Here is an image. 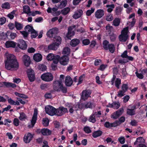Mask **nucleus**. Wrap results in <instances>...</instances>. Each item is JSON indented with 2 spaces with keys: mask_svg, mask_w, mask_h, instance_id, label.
I'll return each instance as SVG.
<instances>
[{
  "mask_svg": "<svg viewBox=\"0 0 147 147\" xmlns=\"http://www.w3.org/2000/svg\"><path fill=\"white\" fill-rule=\"evenodd\" d=\"M5 62V68L12 71H16L19 68V64L16 57L13 54H9L7 57Z\"/></svg>",
  "mask_w": 147,
  "mask_h": 147,
  "instance_id": "obj_1",
  "label": "nucleus"
},
{
  "mask_svg": "<svg viewBox=\"0 0 147 147\" xmlns=\"http://www.w3.org/2000/svg\"><path fill=\"white\" fill-rule=\"evenodd\" d=\"M102 45L103 47L105 50H109V52L111 53H113L114 52L115 48L113 44H109V41L105 40L102 42Z\"/></svg>",
  "mask_w": 147,
  "mask_h": 147,
  "instance_id": "obj_2",
  "label": "nucleus"
},
{
  "mask_svg": "<svg viewBox=\"0 0 147 147\" xmlns=\"http://www.w3.org/2000/svg\"><path fill=\"white\" fill-rule=\"evenodd\" d=\"M128 27L124 28L122 30L121 34L119 36V40L120 41L125 42L128 38Z\"/></svg>",
  "mask_w": 147,
  "mask_h": 147,
  "instance_id": "obj_3",
  "label": "nucleus"
},
{
  "mask_svg": "<svg viewBox=\"0 0 147 147\" xmlns=\"http://www.w3.org/2000/svg\"><path fill=\"white\" fill-rule=\"evenodd\" d=\"M76 27L75 25L69 26L68 28V32L66 34L65 39L66 40H71V38L74 35L75 32L72 30Z\"/></svg>",
  "mask_w": 147,
  "mask_h": 147,
  "instance_id": "obj_4",
  "label": "nucleus"
},
{
  "mask_svg": "<svg viewBox=\"0 0 147 147\" xmlns=\"http://www.w3.org/2000/svg\"><path fill=\"white\" fill-rule=\"evenodd\" d=\"M45 111L46 113L51 116H53L56 114V109L50 105L45 107Z\"/></svg>",
  "mask_w": 147,
  "mask_h": 147,
  "instance_id": "obj_5",
  "label": "nucleus"
},
{
  "mask_svg": "<svg viewBox=\"0 0 147 147\" xmlns=\"http://www.w3.org/2000/svg\"><path fill=\"white\" fill-rule=\"evenodd\" d=\"M68 111L66 108L63 107H60L57 109H56V115L61 116L66 113H68Z\"/></svg>",
  "mask_w": 147,
  "mask_h": 147,
  "instance_id": "obj_6",
  "label": "nucleus"
},
{
  "mask_svg": "<svg viewBox=\"0 0 147 147\" xmlns=\"http://www.w3.org/2000/svg\"><path fill=\"white\" fill-rule=\"evenodd\" d=\"M27 76L30 82H32L36 79L35 74L34 70L32 69H28L27 71Z\"/></svg>",
  "mask_w": 147,
  "mask_h": 147,
  "instance_id": "obj_7",
  "label": "nucleus"
},
{
  "mask_svg": "<svg viewBox=\"0 0 147 147\" xmlns=\"http://www.w3.org/2000/svg\"><path fill=\"white\" fill-rule=\"evenodd\" d=\"M41 79L46 82H50L53 80V76L52 74L49 73H47L43 74L41 76Z\"/></svg>",
  "mask_w": 147,
  "mask_h": 147,
  "instance_id": "obj_8",
  "label": "nucleus"
},
{
  "mask_svg": "<svg viewBox=\"0 0 147 147\" xmlns=\"http://www.w3.org/2000/svg\"><path fill=\"white\" fill-rule=\"evenodd\" d=\"M121 90H119L118 92L117 96L119 97H121L123 96L125 93L128 89L127 84H123L121 86Z\"/></svg>",
  "mask_w": 147,
  "mask_h": 147,
  "instance_id": "obj_9",
  "label": "nucleus"
},
{
  "mask_svg": "<svg viewBox=\"0 0 147 147\" xmlns=\"http://www.w3.org/2000/svg\"><path fill=\"white\" fill-rule=\"evenodd\" d=\"M91 93V90L89 89H86L83 90L81 96V99L84 100H86L89 97H90V95Z\"/></svg>",
  "mask_w": 147,
  "mask_h": 147,
  "instance_id": "obj_10",
  "label": "nucleus"
},
{
  "mask_svg": "<svg viewBox=\"0 0 147 147\" xmlns=\"http://www.w3.org/2000/svg\"><path fill=\"white\" fill-rule=\"evenodd\" d=\"M17 36L16 33L11 32L10 31H8L6 33L3 34V39H5L7 38L9 39H13Z\"/></svg>",
  "mask_w": 147,
  "mask_h": 147,
  "instance_id": "obj_11",
  "label": "nucleus"
},
{
  "mask_svg": "<svg viewBox=\"0 0 147 147\" xmlns=\"http://www.w3.org/2000/svg\"><path fill=\"white\" fill-rule=\"evenodd\" d=\"M57 31L58 30L57 28H53L47 32L46 34L48 37L51 38L57 34Z\"/></svg>",
  "mask_w": 147,
  "mask_h": 147,
  "instance_id": "obj_12",
  "label": "nucleus"
},
{
  "mask_svg": "<svg viewBox=\"0 0 147 147\" xmlns=\"http://www.w3.org/2000/svg\"><path fill=\"white\" fill-rule=\"evenodd\" d=\"M33 138V135L31 133L28 132L24 135L23 138L24 142L25 143H29L32 140Z\"/></svg>",
  "mask_w": 147,
  "mask_h": 147,
  "instance_id": "obj_13",
  "label": "nucleus"
},
{
  "mask_svg": "<svg viewBox=\"0 0 147 147\" xmlns=\"http://www.w3.org/2000/svg\"><path fill=\"white\" fill-rule=\"evenodd\" d=\"M123 111V108H121L116 112H114L111 115V117L114 119H116L118 118L121 116Z\"/></svg>",
  "mask_w": 147,
  "mask_h": 147,
  "instance_id": "obj_14",
  "label": "nucleus"
},
{
  "mask_svg": "<svg viewBox=\"0 0 147 147\" xmlns=\"http://www.w3.org/2000/svg\"><path fill=\"white\" fill-rule=\"evenodd\" d=\"M69 61V58L68 56L64 55L61 57L59 63L62 65L65 66L67 65Z\"/></svg>",
  "mask_w": 147,
  "mask_h": 147,
  "instance_id": "obj_15",
  "label": "nucleus"
},
{
  "mask_svg": "<svg viewBox=\"0 0 147 147\" xmlns=\"http://www.w3.org/2000/svg\"><path fill=\"white\" fill-rule=\"evenodd\" d=\"M54 85L53 89L54 90L58 92H60V87L62 85V82L59 81H55L53 82Z\"/></svg>",
  "mask_w": 147,
  "mask_h": 147,
  "instance_id": "obj_16",
  "label": "nucleus"
},
{
  "mask_svg": "<svg viewBox=\"0 0 147 147\" xmlns=\"http://www.w3.org/2000/svg\"><path fill=\"white\" fill-rule=\"evenodd\" d=\"M23 61L25 66L28 67L31 63V61L30 57L27 55H24L23 57Z\"/></svg>",
  "mask_w": 147,
  "mask_h": 147,
  "instance_id": "obj_17",
  "label": "nucleus"
},
{
  "mask_svg": "<svg viewBox=\"0 0 147 147\" xmlns=\"http://www.w3.org/2000/svg\"><path fill=\"white\" fill-rule=\"evenodd\" d=\"M18 47L22 50H25L27 48L26 43L24 40L22 39H20L18 44Z\"/></svg>",
  "mask_w": 147,
  "mask_h": 147,
  "instance_id": "obj_18",
  "label": "nucleus"
},
{
  "mask_svg": "<svg viewBox=\"0 0 147 147\" xmlns=\"http://www.w3.org/2000/svg\"><path fill=\"white\" fill-rule=\"evenodd\" d=\"M65 83L66 86L70 87L73 83V80L70 76L68 75L65 77Z\"/></svg>",
  "mask_w": 147,
  "mask_h": 147,
  "instance_id": "obj_19",
  "label": "nucleus"
},
{
  "mask_svg": "<svg viewBox=\"0 0 147 147\" xmlns=\"http://www.w3.org/2000/svg\"><path fill=\"white\" fill-rule=\"evenodd\" d=\"M58 47V46H57L55 43L53 42L49 45L47 48L45 47V51L49 50H56Z\"/></svg>",
  "mask_w": 147,
  "mask_h": 147,
  "instance_id": "obj_20",
  "label": "nucleus"
},
{
  "mask_svg": "<svg viewBox=\"0 0 147 147\" xmlns=\"http://www.w3.org/2000/svg\"><path fill=\"white\" fill-rule=\"evenodd\" d=\"M96 104L93 101H90L87 102L84 105V107L86 109L89 108L92 109L94 108Z\"/></svg>",
  "mask_w": 147,
  "mask_h": 147,
  "instance_id": "obj_21",
  "label": "nucleus"
},
{
  "mask_svg": "<svg viewBox=\"0 0 147 147\" xmlns=\"http://www.w3.org/2000/svg\"><path fill=\"white\" fill-rule=\"evenodd\" d=\"M53 40V42L59 46L61 43L62 39L59 36H56L54 37Z\"/></svg>",
  "mask_w": 147,
  "mask_h": 147,
  "instance_id": "obj_22",
  "label": "nucleus"
},
{
  "mask_svg": "<svg viewBox=\"0 0 147 147\" xmlns=\"http://www.w3.org/2000/svg\"><path fill=\"white\" fill-rule=\"evenodd\" d=\"M31 11H30V9L29 7L27 5H25L23 7V11L22 12V14L25 13L27 14L29 16H30V14L31 13Z\"/></svg>",
  "mask_w": 147,
  "mask_h": 147,
  "instance_id": "obj_23",
  "label": "nucleus"
},
{
  "mask_svg": "<svg viewBox=\"0 0 147 147\" xmlns=\"http://www.w3.org/2000/svg\"><path fill=\"white\" fill-rule=\"evenodd\" d=\"M104 14V11L102 9H99L97 10L95 13V17L97 18H100Z\"/></svg>",
  "mask_w": 147,
  "mask_h": 147,
  "instance_id": "obj_24",
  "label": "nucleus"
},
{
  "mask_svg": "<svg viewBox=\"0 0 147 147\" xmlns=\"http://www.w3.org/2000/svg\"><path fill=\"white\" fill-rule=\"evenodd\" d=\"M132 109H131L129 108L127 109L126 113L127 115L132 116L135 114V110L136 109V106L135 105H134L132 107Z\"/></svg>",
  "mask_w": 147,
  "mask_h": 147,
  "instance_id": "obj_25",
  "label": "nucleus"
},
{
  "mask_svg": "<svg viewBox=\"0 0 147 147\" xmlns=\"http://www.w3.org/2000/svg\"><path fill=\"white\" fill-rule=\"evenodd\" d=\"M80 42V40L79 39L74 38L71 40L70 44L72 47H75L79 45Z\"/></svg>",
  "mask_w": 147,
  "mask_h": 147,
  "instance_id": "obj_26",
  "label": "nucleus"
},
{
  "mask_svg": "<svg viewBox=\"0 0 147 147\" xmlns=\"http://www.w3.org/2000/svg\"><path fill=\"white\" fill-rule=\"evenodd\" d=\"M83 11L82 9H79L77 12H76L73 16V17L75 19H77L81 17L83 14Z\"/></svg>",
  "mask_w": 147,
  "mask_h": 147,
  "instance_id": "obj_27",
  "label": "nucleus"
},
{
  "mask_svg": "<svg viewBox=\"0 0 147 147\" xmlns=\"http://www.w3.org/2000/svg\"><path fill=\"white\" fill-rule=\"evenodd\" d=\"M40 132L44 136L50 135L51 134V131L47 128H43L40 130Z\"/></svg>",
  "mask_w": 147,
  "mask_h": 147,
  "instance_id": "obj_28",
  "label": "nucleus"
},
{
  "mask_svg": "<svg viewBox=\"0 0 147 147\" xmlns=\"http://www.w3.org/2000/svg\"><path fill=\"white\" fill-rule=\"evenodd\" d=\"M33 58L35 61L36 62H39L42 60V56L41 55L40 53H36L34 55Z\"/></svg>",
  "mask_w": 147,
  "mask_h": 147,
  "instance_id": "obj_29",
  "label": "nucleus"
},
{
  "mask_svg": "<svg viewBox=\"0 0 147 147\" xmlns=\"http://www.w3.org/2000/svg\"><path fill=\"white\" fill-rule=\"evenodd\" d=\"M5 45L7 48L12 47L15 48L16 46V43L14 42L9 41L6 42Z\"/></svg>",
  "mask_w": 147,
  "mask_h": 147,
  "instance_id": "obj_30",
  "label": "nucleus"
},
{
  "mask_svg": "<svg viewBox=\"0 0 147 147\" xmlns=\"http://www.w3.org/2000/svg\"><path fill=\"white\" fill-rule=\"evenodd\" d=\"M3 84L7 88L12 87V88H15L16 87V85L11 83L4 82H3Z\"/></svg>",
  "mask_w": 147,
  "mask_h": 147,
  "instance_id": "obj_31",
  "label": "nucleus"
},
{
  "mask_svg": "<svg viewBox=\"0 0 147 147\" xmlns=\"http://www.w3.org/2000/svg\"><path fill=\"white\" fill-rule=\"evenodd\" d=\"M1 7L3 9L8 10L10 8L11 4L8 2H5L1 5Z\"/></svg>",
  "mask_w": 147,
  "mask_h": 147,
  "instance_id": "obj_32",
  "label": "nucleus"
},
{
  "mask_svg": "<svg viewBox=\"0 0 147 147\" xmlns=\"http://www.w3.org/2000/svg\"><path fill=\"white\" fill-rule=\"evenodd\" d=\"M145 143V140L142 137L137 138L136 141L134 142V145H136L138 143L139 144H143Z\"/></svg>",
  "mask_w": 147,
  "mask_h": 147,
  "instance_id": "obj_33",
  "label": "nucleus"
},
{
  "mask_svg": "<svg viewBox=\"0 0 147 147\" xmlns=\"http://www.w3.org/2000/svg\"><path fill=\"white\" fill-rule=\"evenodd\" d=\"M102 134V132L100 130L94 131L93 133L92 136L94 138H96L100 136Z\"/></svg>",
  "mask_w": 147,
  "mask_h": 147,
  "instance_id": "obj_34",
  "label": "nucleus"
},
{
  "mask_svg": "<svg viewBox=\"0 0 147 147\" xmlns=\"http://www.w3.org/2000/svg\"><path fill=\"white\" fill-rule=\"evenodd\" d=\"M58 10V8L55 7L51 8V7H48L47 9V11L49 13H51L53 15H54L55 12Z\"/></svg>",
  "mask_w": 147,
  "mask_h": 147,
  "instance_id": "obj_35",
  "label": "nucleus"
},
{
  "mask_svg": "<svg viewBox=\"0 0 147 147\" xmlns=\"http://www.w3.org/2000/svg\"><path fill=\"white\" fill-rule=\"evenodd\" d=\"M15 27L17 30H20L23 28V24L17 21L15 22Z\"/></svg>",
  "mask_w": 147,
  "mask_h": 147,
  "instance_id": "obj_36",
  "label": "nucleus"
},
{
  "mask_svg": "<svg viewBox=\"0 0 147 147\" xmlns=\"http://www.w3.org/2000/svg\"><path fill=\"white\" fill-rule=\"evenodd\" d=\"M123 8L121 6H118L116 7L115 10V14L118 15L121 14L123 10Z\"/></svg>",
  "mask_w": 147,
  "mask_h": 147,
  "instance_id": "obj_37",
  "label": "nucleus"
},
{
  "mask_svg": "<svg viewBox=\"0 0 147 147\" xmlns=\"http://www.w3.org/2000/svg\"><path fill=\"white\" fill-rule=\"evenodd\" d=\"M70 10V8L69 7L64 8L61 10V14L64 16H65L69 13Z\"/></svg>",
  "mask_w": 147,
  "mask_h": 147,
  "instance_id": "obj_38",
  "label": "nucleus"
},
{
  "mask_svg": "<svg viewBox=\"0 0 147 147\" xmlns=\"http://www.w3.org/2000/svg\"><path fill=\"white\" fill-rule=\"evenodd\" d=\"M106 7L108 8L107 11L109 13L111 12L113 10V9L115 8V6L114 4L111 5H107Z\"/></svg>",
  "mask_w": 147,
  "mask_h": 147,
  "instance_id": "obj_39",
  "label": "nucleus"
},
{
  "mask_svg": "<svg viewBox=\"0 0 147 147\" xmlns=\"http://www.w3.org/2000/svg\"><path fill=\"white\" fill-rule=\"evenodd\" d=\"M89 121L92 122L93 123H94L96 121V119L95 116L94 115V112L92 113L91 115L90 116L88 119Z\"/></svg>",
  "mask_w": 147,
  "mask_h": 147,
  "instance_id": "obj_40",
  "label": "nucleus"
},
{
  "mask_svg": "<svg viewBox=\"0 0 147 147\" xmlns=\"http://www.w3.org/2000/svg\"><path fill=\"white\" fill-rule=\"evenodd\" d=\"M61 57L59 55H56L54 56V59H53V63L55 64H57L59 61V62L60 59Z\"/></svg>",
  "mask_w": 147,
  "mask_h": 147,
  "instance_id": "obj_41",
  "label": "nucleus"
},
{
  "mask_svg": "<svg viewBox=\"0 0 147 147\" xmlns=\"http://www.w3.org/2000/svg\"><path fill=\"white\" fill-rule=\"evenodd\" d=\"M24 29L26 31L28 32H32L33 30H34L33 29V27L32 26H30V25H27L26 26L25 28Z\"/></svg>",
  "mask_w": 147,
  "mask_h": 147,
  "instance_id": "obj_42",
  "label": "nucleus"
},
{
  "mask_svg": "<svg viewBox=\"0 0 147 147\" xmlns=\"http://www.w3.org/2000/svg\"><path fill=\"white\" fill-rule=\"evenodd\" d=\"M67 3V0H64L62 1L59 5V7L61 8H63L65 7Z\"/></svg>",
  "mask_w": 147,
  "mask_h": 147,
  "instance_id": "obj_43",
  "label": "nucleus"
},
{
  "mask_svg": "<svg viewBox=\"0 0 147 147\" xmlns=\"http://www.w3.org/2000/svg\"><path fill=\"white\" fill-rule=\"evenodd\" d=\"M121 74L124 78H125L127 75L125 67L122 68L121 69Z\"/></svg>",
  "mask_w": 147,
  "mask_h": 147,
  "instance_id": "obj_44",
  "label": "nucleus"
},
{
  "mask_svg": "<svg viewBox=\"0 0 147 147\" xmlns=\"http://www.w3.org/2000/svg\"><path fill=\"white\" fill-rule=\"evenodd\" d=\"M120 22V19L119 18H115L113 21V25L115 26H118L119 25Z\"/></svg>",
  "mask_w": 147,
  "mask_h": 147,
  "instance_id": "obj_45",
  "label": "nucleus"
},
{
  "mask_svg": "<svg viewBox=\"0 0 147 147\" xmlns=\"http://www.w3.org/2000/svg\"><path fill=\"white\" fill-rule=\"evenodd\" d=\"M121 84V80L119 78H117L115 82V85L118 88H119L120 85Z\"/></svg>",
  "mask_w": 147,
  "mask_h": 147,
  "instance_id": "obj_46",
  "label": "nucleus"
},
{
  "mask_svg": "<svg viewBox=\"0 0 147 147\" xmlns=\"http://www.w3.org/2000/svg\"><path fill=\"white\" fill-rule=\"evenodd\" d=\"M37 117L33 116H32V120H31V123L32 127H33L35 123H36L37 120Z\"/></svg>",
  "mask_w": 147,
  "mask_h": 147,
  "instance_id": "obj_47",
  "label": "nucleus"
},
{
  "mask_svg": "<svg viewBox=\"0 0 147 147\" xmlns=\"http://www.w3.org/2000/svg\"><path fill=\"white\" fill-rule=\"evenodd\" d=\"M20 116H19V118L20 120L22 121L26 119L27 116L26 115L24 112L20 113Z\"/></svg>",
  "mask_w": 147,
  "mask_h": 147,
  "instance_id": "obj_48",
  "label": "nucleus"
},
{
  "mask_svg": "<svg viewBox=\"0 0 147 147\" xmlns=\"http://www.w3.org/2000/svg\"><path fill=\"white\" fill-rule=\"evenodd\" d=\"M31 34V37L32 38H35L38 35L37 32L35 30H33Z\"/></svg>",
  "mask_w": 147,
  "mask_h": 147,
  "instance_id": "obj_49",
  "label": "nucleus"
},
{
  "mask_svg": "<svg viewBox=\"0 0 147 147\" xmlns=\"http://www.w3.org/2000/svg\"><path fill=\"white\" fill-rule=\"evenodd\" d=\"M49 121L47 118H45L43 119L42 121V124L44 126L47 127L49 124Z\"/></svg>",
  "mask_w": 147,
  "mask_h": 147,
  "instance_id": "obj_50",
  "label": "nucleus"
},
{
  "mask_svg": "<svg viewBox=\"0 0 147 147\" xmlns=\"http://www.w3.org/2000/svg\"><path fill=\"white\" fill-rule=\"evenodd\" d=\"M60 91L63 93H66L67 92V88L64 86L63 84L60 86Z\"/></svg>",
  "mask_w": 147,
  "mask_h": 147,
  "instance_id": "obj_51",
  "label": "nucleus"
},
{
  "mask_svg": "<svg viewBox=\"0 0 147 147\" xmlns=\"http://www.w3.org/2000/svg\"><path fill=\"white\" fill-rule=\"evenodd\" d=\"M16 10H13L7 15L8 17L11 20L13 19L14 17V15L15 14Z\"/></svg>",
  "mask_w": 147,
  "mask_h": 147,
  "instance_id": "obj_52",
  "label": "nucleus"
},
{
  "mask_svg": "<svg viewBox=\"0 0 147 147\" xmlns=\"http://www.w3.org/2000/svg\"><path fill=\"white\" fill-rule=\"evenodd\" d=\"M38 69L40 70L45 71L47 69V66L44 64H41L39 65Z\"/></svg>",
  "mask_w": 147,
  "mask_h": 147,
  "instance_id": "obj_53",
  "label": "nucleus"
},
{
  "mask_svg": "<svg viewBox=\"0 0 147 147\" xmlns=\"http://www.w3.org/2000/svg\"><path fill=\"white\" fill-rule=\"evenodd\" d=\"M91 10H88L87 11L86 13V15L87 16H90L91 15V14L93 13L94 11V9L92 7L91 8Z\"/></svg>",
  "mask_w": 147,
  "mask_h": 147,
  "instance_id": "obj_54",
  "label": "nucleus"
},
{
  "mask_svg": "<svg viewBox=\"0 0 147 147\" xmlns=\"http://www.w3.org/2000/svg\"><path fill=\"white\" fill-rule=\"evenodd\" d=\"M70 49L68 47H65L63 49V53L64 54H69L70 53Z\"/></svg>",
  "mask_w": 147,
  "mask_h": 147,
  "instance_id": "obj_55",
  "label": "nucleus"
},
{
  "mask_svg": "<svg viewBox=\"0 0 147 147\" xmlns=\"http://www.w3.org/2000/svg\"><path fill=\"white\" fill-rule=\"evenodd\" d=\"M54 55L52 53L49 54L47 56V59L49 61L53 60L54 57Z\"/></svg>",
  "mask_w": 147,
  "mask_h": 147,
  "instance_id": "obj_56",
  "label": "nucleus"
},
{
  "mask_svg": "<svg viewBox=\"0 0 147 147\" xmlns=\"http://www.w3.org/2000/svg\"><path fill=\"white\" fill-rule=\"evenodd\" d=\"M113 19L112 15L111 14H109L106 16V20L108 21H111Z\"/></svg>",
  "mask_w": 147,
  "mask_h": 147,
  "instance_id": "obj_57",
  "label": "nucleus"
},
{
  "mask_svg": "<svg viewBox=\"0 0 147 147\" xmlns=\"http://www.w3.org/2000/svg\"><path fill=\"white\" fill-rule=\"evenodd\" d=\"M84 131L87 134H89L91 132V130L88 126L85 127L84 128Z\"/></svg>",
  "mask_w": 147,
  "mask_h": 147,
  "instance_id": "obj_58",
  "label": "nucleus"
},
{
  "mask_svg": "<svg viewBox=\"0 0 147 147\" xmlns=\"http://www.w3.org/2000/svg\"><path fill=\"white\" fill-rule=\"evenodd\" d=\"M90 41L88 39H85L83 40L82 41V44L84 45H87L90 43Z\"/></svg>",
  "mask_w": 147,
  "mask_h": 147,
  "instance_id": "obj_59",
  "label": "nucleus"
},
{
  "mask_svg": "<svg viewBox=\"0 0 147 147\" xmlns=\"http://www.w3.org/2000/svg\"><path fill=\"white\" fill-rule=\"evenodd\" d=\"M113 109H118L120 106V104L119 102H113Z\"/></svg>",
  "mask_w": 147,
  "mask_h": 147,
  "instance_id": "obj_60",
  "label": "nucleus"
},
{
  "mask_svg": "<svg viewBox=\"0 0 147 147\" xmlns=\"http://www.w3.org/2000/svg\"><path fill=\"white\" fill-rule=\"evenodd\" d=\"M111 123V127H115L117 126H119L120 123L118 122V120H116L115 122Z\"/></svg>",
  "mask_w": 147,
  "mask_h": 147,
  "instance_id": "obj_61",
  "label": "nucleus"
},
{
  "mask_svg": "<svg viewBox=\"0 0 147 147\" xmlns=\"http://www.w3.org/2000/svg\"><path fill=\"white\" fill-rule=\"evenodd\" d=\"M84 74L81 75L79 77L78 81V82L77 84V86L80 84H81L82 82L83 81V76H84Z\"/></svg>",
  "mask_w": 147,
  "mask_h": 147,
  "instance_id": "obj_62",
  "label": "nucleus"
},
{
  "mask_svg": "<svg viewBox=\"0 0 147 147\" xmlns=\"http://www.w3.org/2000/svg\"><path fill=\"white\" fill-rule=\"evenodd\" d=\"M13 124L16 126H18L19 124V121L18 119L17 118H14L13 121Z\"/></svg>",
  "mask_w": 147,
  "mask_h": 147,
  "instance_id": "obj_63",
  "label": "nucleus"
},
{
  "mask_svg": "<svg viewBox=\"0 0 147 147\" xmlns=\"http://www.w3.org/2000/svg\"><path fill=\"white\" fill-rule=\"evenodd\" d=\"M49 87V85L47 84H42L40 86V88L42 90L47 89Z\"/></svg>",
  "mask_w": 147,
  "mask_h": 147,
  "instance_id": "obj_64",
  "label": "nucleus"
}]
</instances>
